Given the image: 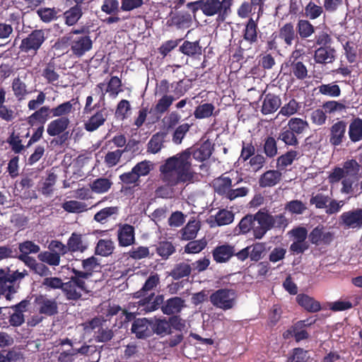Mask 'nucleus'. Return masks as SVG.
I'll use <instances>...</instances> for the list:
<instances>
[{"instance_id": "obj_1", "label": "nucleus", "mask_w": 362, "mask_h": 362, "mask_svg": "<svg viewBox=\"0 0 362 362\" xmlns=\"http://www.w3.org/2000/svg\"><path fill=\"white\" fill-rule=\"evenodd\" d=\"M159 179L164 183L156 187V197L162 199L173 198L175 194L174 187L179 185H189L191 181L183 166H177L173 160L168 158L158 168Z\"/></svg>"}, {"instance_id": "obj_2", "label": "nucleus", "mask_w": 362, "mask_h": 362, "mask_svg": "<svg viewBox=\"0 0 362 362\" xmlns=\"http://www.w3.org/2000/svg\"><path fill=\"white\" fill-rule=\"evenodd\" d=\"M213 147L209 141H204L199 147H189L186 150L170 157L177 166H183L185 172L193 183L197 180V174L194 171L192 165V157L197 161H204L211 156Z\"/></svg>"}, {"instance_id": "obj_3", "label": "nucleus", "mask_w": 362, "mask_h": 362, "mask_svg": "<svg viewBox=\"0 0 362 362\" xmlns=\"http://www.w3.org/2000/svg\"><path fill=\"white\" fill-rule=\"evenodd\" d=\"M233 3V0H199L188 3L187 8L194 16L199 10H201L207 16L218 14L219 19L223 21L231 13L230 7Z\"/></svg>"}, {"instance_id": "obj_4", "label": "nucleus", "mask_w": 362, "mask_h": 362, "mask_svg": "<svg viewBox=\"0 0 362 362\" xmlns=\"http://www.w3.org/2000/svg\"><path fill=\"white\" fill-rule=\"evenodd\" d=\"M28 275L27 270L11 271L10 267L0 269V296L12 300L13 295L20 288L21 281Z\"/></svg>"}, {"instance_id": "obj_5", "label": "nucleus", "mask_w": 362, "mask_h": 362, "mask_svg": "<svg viewBox=\"0 0 362 362\" xmlns=\"http://www.w3.org/2000/svg\"><path fill=\"white\" fill-rule=\"evenodd\" d=\"M88 247V245L84 240V235L76 232L71 234L66 245L60 240H52L48 245V249L50 250H59L62 255H66L68 252H84Z\"/></svg>"}, {"instance_id": "obj_6", "label": "nucleus", "mask_w": 362, "mask_h": 362, "mask_svg": "<svg viewBox=\"0 0 362 362\" xmlns=\"http://www.w3.org/2000/svg\"><path fill=\"white\" fill-rule=\"evenodd\" d=\"M262 210L255 214H247L243 217L235 228L237 234L246 235L252 232L255 239H262L264 237L263 223L261 221Z\"/></svg>"}, {"instance_id": "obj_7", "label": "nucleus", "mask_w": 362, "mask_h": 362, "mask_svg": "<svg viewBox=\"0 0 362 362\" xmlns=\"http://www.w3.org/2000/svg\"><path fill=\"white\" fill-rule=\"evenodd\" d=\"M237 297V292L233 289L219 288L209 295V302L216 308L228 310L235 305Z\"/></svg>"}, {"instance_id": "obj_8", "label": "nucleus", "mask_w": 362, "mask_h": 362, "mask_svg": "<svg viewBox=\"0 0 362 362\" xmlns=\"http://www.w3.org/2000/svg\"><path fill=\"white\" fill-rule=\"evenodd\" d=\"M170 93V82L168 80H161L156 86V95L160 96L156 105L151 110L156 115H163L168 112L173 104L175 99Z\"/></svg>"}, {"instance_id": "obj_9", "label": "nucleus", "mask_w": 362, "mask_h": 362, "mask_svg": "<svg viewBox=\"0 0 362 362\" xmlns=\"http://www.w3.org/2000/svg\"><path fill=\"white\" fill-rule=\"evenodd\" d=\"M64 45H68L74 56L82 57L93 47V41L89 35H76V37H63L61 39Z\"/></svg>"}, {"instance_id": "obj_10", "label": "nucleus", "mask_w": 362, "mask_h": 362, "mask_svg": "<svg viewBox=\"0 0 362 362\" xmlns=\"http://www.w3.org/2000/svg\"><path fill=\"white\" fill-rule=\"evenodd\" d=\"M68 281L64 283L63 293L68 300H77L80 299L83 293H88V289L85 279L74 274Z\"/></svg>"}, {"instance_id": "obj_11", "label": "nucleus", "mask_w": 362, "mask_h": 362, "mask_svg": "<svg viewBox=\"0 0 362 362\" xmlns=\"http://www.w3.org/2000/svg\"><path fill=\"white\" fill-rule=\"evenodd\" d=\"M47 39V32L43 29L32 30L25 38L23 39L19 49L24 52L37 53Z\"/></svg>"}, {"instance_id": "obj_12", "label": "nucleus", "mask_w": 362, "mask_h": 362, "mask_svg": "<svg viewBox=\"0 0 362 362\" xmlns=\"http://www.w3.org/2000/svg\"><path fill=\"white\" fill-rule=\"evenodd\" d=\"M262 210L261 221L263 223V236L272 228H285L288 226V219L284 214L272 216L265 209Z\"/></svg>"}, {"instance_id": "obj_13", "label": "nucleus", "mask_w": 362, "mask_h": 362, "mask_svg": "<svg viewBox=\"0 0 362 362\" xmlns=\"http://www.w3.org/2000/svg\"><path fill=\"white\" fill-rule=\"evenodd\" d=\"M34 304L40 314L52 316L58 313V303L55 298H49L46 295L40 294L35 297Z\"/></svg>"}, {"instance_id": "obj_14", "label": "nucleus", "mask_w": 362, "mask_h": 362, "mask_svg": "<svg viewBox=\"0 0 362 362\" xmlns=\"http://www.w3.org/2000/svg\"><path fill=\"white\" fill-rule=\"evenodd\" d=\"M334 238V233L326 231L322 225H317L309 234L308 238L315 246L329 245Z\"/></svg>"}, {"instance_id": "obj_15", "label": "nucleus", "mask_w": 362, "mask_h": 362, "mask_svg": "<svg viewBox=\"0 0 362 362\" xmlns=\"http://www.w3.org/2000/svg\"><path fill=\"white\" fill-rule=\"evenodd\" d=\"M347 124L344 120L337 121L329 128V142L337 147L346 140Z\"/></svg>"}, {"instance_id": "obj_16", "label": "nucleus", "mask_w": 362, "mask_h": 362, "mask_svg": "<svg viewBox=\"0 0 362 362\" xmlns=\"http://www.w3.org/2000/svg\"><path fill=\"white\" fill-rule=\"evenodd\" d=\"M154 293H151L147 297L140 299L139 301V308L137 313L139 314H145L155 311L164 304V298L163 295H157L154 297Z\"/></svg>"}, {"instance_id": "obj_17", "label": "nucleus", "mask_w": 362, "mask_h": 362, "mask_svg": "<svg viewBox=\"0 0 362 362\" xmlns=\"http://www.w3.org/2000/svg\"><path fill=\"white\" fill-rule=\"evenodd\" d=\"M117 238L120 247H126L133 245L136 240L134 227L129 223L119 225Z\"/></svg>"}, {"instance_id": "obj_18", "label": "nucleus", "mask_w": 362, "mask_h": 362, "mask_svg": "<svg viewBox=\"0 0 362 362\" xmlns=\"http://www.w3.org/2000/svg\"><path fill=\"white\" fill-rule=\"evenodd\" d=\"M40 251V247L32 240H25L18 243V250H17V259L25 263V265L28 263L30 259H33V257L30 256V254H36Z\"/></svg>"}, {"instance_id": "obj_19", "label": "nucleus", "mask_w": 362, "mask_h": 362, "mask_svg": "<svg viewBox=\"0 0 362 362\" xmlns=\"http://www.w3.org/2000/svg\"><path fill=\"white\" fill-rule=\"evenodd\" d=\"M341 221L348 228H362V209L344 212L340 216Z\"/></svg>"}, {"instance_id": "obj_20", "label": "nucleus", "mask_w": 362, "mask_h": 362, "mask_svg": "<svg viewBox=\"0 0 362 362\" xmlns=\"http://www.w3.org/2000/svg\"><path fill=\"white\" fill-rule=\"evenodd\" d=\"M324 8L322 6L317 5L313 1H309L305 5L302 4V9L296 12L290 13L293 15L302 14L306 19L310 21H314L318 19L319 17L323 14Z\"/></svg>"}, {"instance_id": "obj_21", "label": "nucleus", "mask_w": 362, "mask_h": 362, "mask_svg": "<svg viewBox=\"0 0 362 362\" xmlns=\"http://www.w3.org/2000/svg\"><path fill=\"white\" fill-rule=\"evenodd\" d=\"M151 325V321L146 317L136 318L132 323L131 331L137 339H147L152 334Z\"/></svg>"}, {"instance_id": "obj_22", "label": "nucleus", "mask_w": 362, "mask_h": 362, "mask_svg": "<svg viewBox=\"0 0 362 362\" xmlns=\"http://www.w3.org/2000/svg\"><path fill=\"white\" fill-rule=\"evenodd\" d=\"M235 254V247L224 243L222 245L216 247L211 252L214 260L218 264L228 262Z\"/></svg>"}, {"instance_id": "obj_23", "label": "nucleus", "mask_w": 362, "mask_h": 362, "mask_svg": "<svg viewBox=\"0 0 362 362\" xmlns=\"http://www.w3.org/2000/svg\"><path fill=\"white\" fill-rule=\"evenodd\" d=\"M107 117V112L105 107L97 110L93 115L84 122V129L88 132H93V131L103 125Z\"/></svg>"}, {"instance_id": "obj_24", "label": "nucleus", "mask_w": 362, "mask_h": 362, "mask_svg": "<svg viewBox=\"0 0 362 362\" xmlns=\"http://www.w3.org/2000/svg\"><path fill=\"white\" fill-rule=\"evenodd\" d=\"M336 53L335 48L332 46L318 47L315 51L314 60L317 64H331L336 60Z\"/></svg>"}, {"instance_id": "obj_25", "label": "nucleus", "mask_w": 362, "mask_h": 362, "mask_svg": "<svg viewBox=\"0 0 362 362\" xmlns=\"http://www.w3.org/2000/svg\"><path fill=\"white\" fill-rule=\"evenodd\" d=\"M98 259L94 256L82 259V269L83 271H80L76 269H72L73 274H77L78 276L83 279H88L92 275L93 272L99 267Z\"/></svg>"}, {"instance_id": "obj_26", "label": "nucleus", "mask_w": 362, "mask_h": 362, "mask_svg": "<svg viewBox=\"0 0 362 362\" xmlns=\"http://www.w3.org/2000/svg\"><path fill=\"white\" fill-rule=\"evenodd\" d=\"M50 115H52L51 108L48 105H42L29 116L28 122L30 126H34L36 124L44 126L50 118Z\"/></svg>"}, {"instance_id": "obj_27", "label": "nucleus", "mask_w": 362, "mask_h": 362, "mask_svg": "<svg viewBox=\"0 0 362 362\" xmlns=\"http://www.w3.org/2000/svg\"><path fill=\"white\" fill-rule=\"evenodd\" d=\"M69 124L68 117H57L47 124V134L50 136H59L66 131Z\"/></svg>"}, {"instance_id": "obj_28", "label": "nucleus", "mask_w": 362, "mask_h": 362, "mask_svg": "<svg viewBox=\"0 0 362 362\" xmlns=\"http://www.w3.org/2000/svg\"><path fill=\"white\" fill-rule=\"evenodd\" d=\"M184 306L183 299L178 296H174L166 300L160 309L165 315H173L180 313Z\"/></svg>"}, {"instance_id": "obj_29", "label": "nucleus", "mask_w": 362, "mask_h": 362, "mask_svg": "<svg viewBox=\"0 0 362 362\" xmlns=\"http://www.w3.org/2000/svg\"><path fill=\"white\" fill-rule=\"evenodd\" d=\"M281 105V100L279 96L274 95V93H267L264 100H263L262 112L264 115L275 112Z\"/></svg>"}, {"instance_id": "obj_30", "label": "nucleus", "mask_w": 362, "mask_h": 362, "mask_svg": "<svg viewBox=\"0 0 362 362\" xmlns=\"http://www.w3.org/2000/svg\"><path fill=\"white\" fill-rule=\"evenodd\" d=\"M296 301L299 305L308 312L316 313L321 310L320 303L307 294H298L296 297Z\"/></svg>"}, {"instance_id": "obj_31", "label": "nucleus", "mask_w": 362, "mask_h": 362, "mask_svg": "<svg viewBox=\"0 0 362 362\" xmlns=\"http://www.w3.org/2000/svg\"><path fill=\"white\" fill-rule=\"evenodd\" d=\"M215 192L223 198H227L230 187H233L232 180L229 177L221 175L216 178L213 183Z\"/></svg>"}, {"instance_id": "obj_32", "label": "nucleus", "mask_w": 362, "mask_h": 362, "mask_svg": "<svg viewBox=\"0 0 362 362\" xmlns=\"http://www.w3.org/2000/svg\"><path fill=\"white\" fill-rule=\"evenodd\" d=\"M168 136L165 132H159L154 134L147 144V151L148 153L156 154L164 147V143Z\"/></svg>"}, {"instance_id": "obj_33", "label": "nucleus", "mask_w": 362, "mask_h": 362, "mask_svg": "<svg viewBox=\"0 0 362 362\" xmlns=\"http://www.w3.org/2000/svg\"><path fill=\"white\" fill-rule=\"evenodd\" d=\"M282 173L279 170H267L262 175L259 184L262 187H273L281 182Z\"/></svg>"}, {"instance_id": "obj_34", "label": "nucleus", "mask_w": 362, "mask_h": 362, "mask_svg": "<svg viewBox=\"0 0 362 362\" xmlns=\"http://www.w3.org/2000/svg\"><path fill=\"white\" fill-rule=\"evenodd\" d=\"M49 251H43L40 252L37 255V259L47 264L48 266L50 267H57L59 265L61 262V255H63L62 253L57 250H50Z\"/></svg>"}, {"instance_id": "obj_35", "label": "nucleus", "mask_w": 362, "mask_h": 362, "mask_svg": "<svg viewBox=\"0 0 362 362\" xmlns=\"http://www.w3.org/2000/svg\"><path fill=\"white\" fill-rule=\"evenodd\" d=\"M258 24L252 18H250L246 23L243 30V39L250 45L256 43L258 40Z\"/></svg>"}, {"instance_id": "obj_36", "label": "nucleus", "mask_w": 362, "mask_h": 362, "mask_svg": "<svg viewBox=\"0 0 362 362\" xmlns=\"http://www.w3.org/2000/svg\"><path fill=\"white\" fill-rule=\"evenodd\" d=\"M64 21L68 26L76 25L83 16V7L78 5H74L64 11Z\"/></svg>"}, {"instance_id": "obj_37", "label": "nucleus", "mask_w": 362, "mask_h": 362, "mask_svg": "<svg viewBox=\"0 0 362 362\" xmlns=\"http://www.w3.org/2000/svg\"><path fill=\"white\" fill-rule=\"evenodd\" d=\"M297 35L300 39L305 40L312 36L316 31V28L308 19H300L296 24Z\"/></svg>"}, {"instance_id": "obj_38", "label": "nucleus", "mask_w": 362, "mask_h": 362, "mask_svg": "<svg viewBox=\"0 0 362 362\" xmlns=\"http://www.w3.org/2000/svg\"><path fill=\"white\" fill-rule=\"evenodd\" d=\"M348 135L351 141L356 143L362 140V119L354 118L349 126Z\"/></svg>"}, {"instance_id": "obj_39", "label": "nucleus", "mask_w": 362, "mask_h": 362, "mask_svg": "<svg viewBox=\"0 0 362 362\" xmlns=\"http://www.w3.org/2000/svg\"><path fill=\"white\" fill-rule=\"evenodd\" d=\"M179 50L185 56L189 57H196V56H200L202 54V47L200 45L199 40L194 42L185 41L179 47Z\"/></svg>"}, {"instance_id": "obj_40", "label": "nucleus", "mask_w": 362, "mask_h": 362, "mask_svg": "<svg viewBox=\"0 0 362 362\" xmlns=\"http://www.w3.org/2000/svg\"><path fill=\"white\" fill-rule=\"evenodd\" d=\"M279 37L286 46H291L295 39L298 37L293 23H287L284 24L279 30Z\"/></svg>"}, {"instance_id": "obj_41", "label": "nucleus", "mask_w": 362, "mask_h": 362, "mask_svg": "<svg viewBox=\"0 0 362 362\" xmlns=\"http://www.w3.org/2000/svg\"><path fill=\"white\" fill-rule=\"evenodd\" d=\"M192 273V267L187 262L176 263L170 275L175 279L178 280L184 277H188Z\"/></svg>"}, {"instance_id": "obj_42", "label": "nucleus", "mask_w": 362, "mask_h": 362, "mask_svg": "<svg viewBox=\"0 0 362 362\" xmlns=\"http://www.w3.org/2000/svg\"><path fill=\"white\" fill-rule=\"evenodd\" d=\"M278 140L281 141L286 146H298L300 142L298 136L286 127H284L279 134Z\"/></svg>"}, {"instance_id": "obj_43", "label": "nucleus", "mask_w": 362, "mask_h": 362, "mask_svg": "<svg viewBox=\"0 0 362 362\" xmlns=\"http://www.w3.org/2000/svg\"><path fill=\"white\" fill-rule=\"evenodd\" d=\"M286 127L298 136L309 128V124L301 118L293 117L288 120Z\"/></svg>"}, {"instance_id": "obj_44", "label": "nucleus", "mask_w": 362, "mask_h": 362, "mask_svg": "<svg viewBox=\"0 0 362 362\" xmlns=\"http://www.w3.org/2000/svg\"><path fill=\"white\" fill-rule=\"evenodd\" d=\"M290 71L298 80L303 81L308 76L306 66L300 61L293 60L290 64Z\"/></svg>"}, {"instance_id": "obj_45", "label": "nucleus", "mask_w": 362, "mask_h": 362, "mask_svg": "<svg viewBox=\"0 0 362 362\" xmlns=\"http://www.w3.org/2000/svg\"><path fill=\"white\" fill-rule=\"evenodd\" d=\"M119 213L118 206H106L97 212L93 219L100 223H105L113 216L117 215Z\"/></svg>"}, {"instance_id": "obj_46", "label": "nucleus", "mask_w": 362, "mask_h": 362, "mask_svg": "<svg viewBox=\"0 0 362 362\" xmlns=\"http://www.w3.org/2000/svg\"><path fill=\"white\" fill-rule=\"evenodd\" d=\"M25 266L29 267L33 273L40 275L41 276H49L52 274L51 271L46 265V263L42 262H37L35 258L30 259V262L25 264Z\"/></svg>"}, {"instance_id": "obj_47", "label": "nucleus", "mask_w": 362, "mask_h": 362, "mask_svg": "<svg viewBox=\"0 0 362 362\" xmlns=\"http://www.w3.org/2000/svg\"><path fill=\"white\" fill-rule=\"evenodd\" d=\"M74 99L69 101H66L62 104L58 105L56 107H52V117H66V116L69 115L73 110V105L75 103H73Z\"/></svg>"}, {"instance_id": "obj_48", "label": "nucleus", "mask_w": 362, "mask_h": 362, "mask_svg": "<svg viewBox=\"0 0 362 362\" xmlns=\"http://www.w3.org/2000/svg\"><path fill=\"white\" fill-rule=\"evenodd\" d=\"M115 250L114 242L111 239H100L95 247L96 255L106 257L111 255Z\"/></svg>"}, {"instance_id": "obj_49", "label": "nucleus", "mask_w": 362, "mask_h": 362, "mask_svg": "<svg viewBox=\"0 0 362 362\" xmlns=\"http://www.w3.org/2000/svg\"><path fill=\"white\" fill-rule=\"evenodd\" d=\"M64 211L71 214H79L88 210L85 202L77 200L66 201L62 204Z\"/></svg>"}, {"instance_id": "obj_50", "label": "nucleus", "mask_w": 362, "mask_h": 362, "mask_svg": "<svg viewBox=\"0 0 362 362\" xmlns=\"http://www.w3.org/2000/svg\"><path fill=\"white\" fill-rule=\"evenodd\" d=\"M112 182L110 180L104 177L95 179L90 185L91 190L97 194H103L110 189Z\"/></svg>"}, {"instance_id": "obj_51", "label": "nucleus", "mask_w": 362, "mask_h": 362, "mask_svg": "<svg viewBox=\"0 0 362 362\" xmlns=\"http://www.w3.org/2000/svg\"><path fill=\"white\" fill-rule=\"evenodd\" d=\"M199 228L200 225L198 221L195 220L189 221L187 226L180 230L182 239L186 240H193L197 236Z\"/></svg>"}, {"instance_id": "obj_52", "label": "nucleus", "mask_w": 362, "mask_h": 362, "mask_svg": "<svg viewBox=\"0 0 362 362\" xmlns=\"http://www.w3.org/2000/svg\"><path fill=\"white\" fill-rule=\"evenodd\" d=\"M158 255L163 259H167L170 255L175 252L173 243L168 240L160 241L156 248Z\"/></svg>"}, {"instance_id": "obj_53", "label": "nucleus", "mask_w": 362, "mask_h": 362, "mask_svg": "<svg viewBox=\"0 0 362 362\" xmlns=\"http://www.w3.org/2000/svg\"><path fill=\"white\" fill-rule=\"evenodd\" d=\"M300 156V153L298 150H292L291 148L278 158L277 164L281 169H284V168L291 165L293 162L298 159Z\"/></svg>"}, {"instance_id": "obj_54", "label": "nucleus", "mask_w": 362, "mask_h": 362, "mask_svg": "<svg viewBox=\"0 0 362 362\" xmlns=\"http://www.w3.org/2000/svg\"><path fill=\"white\" fill-rule=\"evenodd\" d=\"M318 93L330 98H338L341 94L340 87L335 83L321 84L317 86Z\"/></svg>"}, {"instance_id": "obj_55", "label": "nucleus", "mask_w": 362, "mask_h": 362, "mask_svg": "<svg viewBox=\"0 0 362 362\" xmlns=\"http://www.w3.org/2000/svg\"><path fill=\"white\" fill-rule=\"evenodd\" d=\"M214 108V105L211 103L199 105L194 110V117L198 119L209 118L212 116Z\"/></svg>"}, {"instance_id": "obj_56", "label": "nucleus", "mask_w": 362, "mask_h": 362, "mask_svg": "<svg viewBox=\"0 0 362 362\" xmlns=\"http://www.w3.org/2000/svg\"><path fill=\"white\" fill-rule=\"evenodd\" d=\"M122 81L117 76H112L107 83L105 92H107L110 97L116 98L120 92L123 90L122 88Z\"/></svg>"}, {"instance_id": "obj_57", "label": "nucleus", "mask_w": 362, "mask_h": 362, "mask_svg": "<svg viewBox=\"0 0 362 362\" xmlns=\"http://www.w3.org/2000/svg\"><path fill=\"white\" fill-rule=\"evenodd\" d=\"M11 88L15 97L18 100L24 99L25 97L28 94L27 85L19 78H16L13 80Z\"/></svg>"}, {"instance_id": "obj_58", "label": "nucleus", "mask_w": 362, "mask_h": 362, "mask_svg": "<svg viewBox=\"0 0 362 362\" xmlns=\"http://www.w3.org/2000/svg\"><path fill=\"white\" fill-rule=\"evenodd\" d=\"M247 247H250L249 257L251 261L257 262L265 255L266 248L264 243H255L252 245L247 246Z\"/></svg>"}, {"instance_id": "obj_59", "label": "nucleus", "mask_w": 362, "mask_h": 362, "mask_svg": "<svg viewBox=\"0 0 362 362\" xmlns=\"http://www.w3.org/2000/svg\"><path fill=\"white\" fill-rule=\"evenodd\" d=\"M263 143V152L268 158H274L278 153L277 142L274 137L269 136L264 139Z\"/></svg>"}, {"instance_id": "obj_60", "label": "nucleus", "mask_w": 362, "mask_h": 362, "mask_svg": "<svg viewBox=\"0 0 362 362\" xmlns=\"http://www.w3.org/2000/svg\"><path fill=\"white\" fill-rule=\"evenodd\" d=\"M361 165L355 159L348 160L344 162L343 165V170L345 175V177H354L357 178V175L359 173Z\"/></svg>"}, {"instance_id": "obj_61", "label": "nucleus", "mask_w": 362, "mask_h": 362, "mask_svg": "<svg viewBox=\"0 0 362 362\" xmlns=\"http://www.w3.org/2000/svg\"><path fill=\"white\" fill-rule=\"evenodd\" d=\"M309 357L308 351L300 347L294 348L287 356V362H308Z\"/></svg>"}, {"instance_id": "obj_62", "label": "nucleus", "mask_w": 362, "mask_h": 362, "mask_svg": "<svg viewBox=\"0 0 362 362\" xmlns=\"http://www.w3.org/2000/svg\"><path fill=\"white\" fill-rule=\"evenodd\" d=\"M139 179L141 177L147 176L153 169V164L151 161L144 160L136 163L132 168Z\"/></svg>"}, {"instance_id": "obj_63", "label": "nucleus", "mask_w": 362, "mask_h": 362, "mask_svg": "<svg viewBox=\"0 0 362 362\" xmlns=\"http://www.w3.org/2000/svg\"><path fill=\"white\" fill-rule=\"evenodd\" d=\"M292 331L294 334V339L297 343L309 339L310 334L307 331V329L304 327L303 322H297L294 323L292 325Z\"/></svg>"}, {"instance_id": "obj_64", "label": "nucleus", "mask_w": 362, "mask_h": 362, "mask_svg": "<svg viewBox=\"0 0 362 362\" xmlns=\"http://www.w3.org/2000/svg\"><path fill=\"white\" fill-rule=\"evenodd\" d=\"M57 175L54 173H50L47 175V178L42 182L40 187V191L42 194L45 196L50 195L54 190V185L57 181Z\"/></svg>"}]
</instances>
